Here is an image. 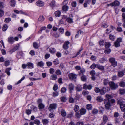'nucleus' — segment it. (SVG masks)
<instances>
[{"label": "nucleus", "mask_w": 125, "mask_h": 125, "mask_svg": "<svg viewBox=\"0 0 125 125\" xmlns=\"http://www.w3.org/2000/svg\"><path fill=\"white\" fill-rule=\"evenodd\" d=\"M109 85L110 88L112 90H115L118 87V85L112 82H109Z\"/></svg>", "instance_id": "f257e3e1"}, {"label": "nucleus", "mask_w": 125, "mask_h": 125, "mask_svg": "<svg viewBox=\"0 0 125 125\" xmlns=\"http://www.w3.org/2000/svg\"><path fill=\"white\" fill-rule=\"evenodd\" d=\"M8 28V26L7 25L5 24L4 25L3 28L2 30L3 31H5Z\"/></svg>", "instance_id": "a18cd8bd"}, {"label": "nucleus", "mask_w": 125, "mask_h": 125, "mask_svg": "<svg viewBox=\"0 0 125 125\" xmlns=\"http://www.w3.org/2000/svg\"><path fill=\"white\" fill-rule=\"evenodd\" d=\"M106 97L108 99H106L107 100H108L109 101V100L110 99H111L112 97V96L109 95L107 94L105 95Z\"/></svg>", "instance_id": "052dcab7"}, {"label": "nucleus", "mask_w": 125, "mask_h": 125, "mask_svg": "<svg viewBox=\"0 0 125 125\" xmlns=\"http://www.w3.org/2000/svg\"><path fill=\"white\" fill-rule=\"evenodd\" d=\"M117 100V103L119 104L120 106V105L121 104H123V101L122 99L118 98Z\"/></svg>", "instance_id": "c756f323"}, {"label": "nucleus", "mask_w": 125, "mask_h": 125, "mask_svg": "<svg viewBox=\"0 0 125 125\" xmlns=\"http://www.w3.org/2000/svg\"><path fill=\"white\" fill-rule=\"evenodd\" d=\"M98 112V111L97 109H94L92 111V113L93 114H95Z\"/></svg>", "instance_id": "37998d69"}, {"label": "nucleus", "mask_w": 125, "mask_h": 125, "mask_svg": "<svg viewBox=\"0 0 125 125\" xmlns=\"http://www.w3.org/2000/svg\"><path fill=\"white\" fill-rule=\"evenodd\" d=\"M76 2L75 1L71 3L72 6L73 7H76Z\"/></svg>", "instance_id": "13d9d810"}, {"label": "nucleus", "mask_w": 125, "mask_h": 125, "mask_svg": "<svg viewBox=\"0 0 125 125\" xmlns=\"http://www.w3.org/2000/svg\"><path fill=\"white\" fill-rule=\"evenodd\" d=\"M58 95V93L57 92H54L53 93V96L54 97L57 96Z\"/></svg>", "instance_id": "0e129e2a"}, {"label": "nucleus", "mask_w": 125, "mask_h": 125, "mask_svg": "<svg viewBox=\"0 0 125 125\" xmlns=\"http://www.w3.org/2000/svg\"><path fill=\"white\" fill-rule=\"evenodd\" d=\"M119 85L123 87L125 86V83L123 81L119 83Z\"/></svg>", "instance_id": "79ce46f5"}, {"label": "nucleus", "mask_w": 125, "mask_h": 125, "mask_svg": "<svg viewBox=\"0 0 125 125\" xmlns=\"http://www.w3.org/2000/svg\"><path fill=\"white\" fill-rule=\"evenodd\" d=\"M59 31L62 34L64 32V29L63 28H60L59 29Z\"/></svg>", "instance_id": "3c124183"}, {"label": "nucleus", "mask_w": 125, "mask_h": 125, "mask_svg": "<svg viewBox=\"0 0 125 125\" xmlns=\"http://www.w3.org/2000/svg\"><path fill=\"white\" fill-rule=\"evenodd\" d=\"M119 91V93L122 94L125 93V91L123 89H120Z\"/></svg>", "instance_id": "c03bdc74"}, {"label": "nucleus", "mask_w": 125, "mask_h": 125, "mask_svg": "<svg viewBox=\"0 0 125 125\" xmlns=\"http://www.w3.org/2000/svg\"><path fill=\"white\" fill-rule=\"evenodd\" d=\"M69 89L70 91V93H71L72 92L71 91L73 90L74 88V85L72 83L70 84L69 85Z\"/></svg>", "instance_id": "2eb2a0df"}, {"label": "nucleus", "mask_w": 125, "mask_h": 125, "mask_svg": "<svg viewBox=\"0 0 125 125\" xmlns=\"http://www.w3.org/2000/svg\"><path fill=\"white\" fill-rule=\"evenodd\" d=\"M96 59V56L94 55H92L91 57V59L93 60H94Z\"/></svg>", "instance_id": "774afa93"}, {"label": "nucleus", "mask_w": 125, "mask_h": 125, "mask_svg": "<svg viewBox=\"0 0 125 125\" xmlns=\"http://www.w3.org/2000/svg\"><path fill=\"white\" fill-rule=\"evenodd\" d=\"M86 112V110L83 108H81L80 110V113L81 115H83L85 114Z\"/></svg>", "instance_id": "dca6fc26"}, {"label": "nucleus", "mask_w": 125, "mask_h": 125, "mask_svg": "<svg viewBox=\"0 0 125 125\" xmlns=\"http://www.w3.org/2000/svg\"><path fill=\"white\" fill-rule=\"evenodd\" d=\"M39 109H42L44 107V105L42 103H40L38 105Z\"/></svg>", "instance_id": "cd10ccee"}, {"label": "nucleus", "mask_w": 125, "mask_h": 125, "mask_svg": "<svg viewBox=\"0 0 125 125\" xmlns=\"http://www.w3.org/2000/svg\"><path fill=\"white\" fill-rule=\"evenodd\" d=\"M31 111L30 110L26 109V113L28 115H29L31 113Z\"/></svg>", "instance_id": "e2e57ef3"}, {"label": "nucleus", "mask_w": 125, "mask_h": 125, "mask_svg": "<svg viewBox=\"0 0 125 125\" xmlns=\"http://www.w3.org/2000/svg\"><path fill=\"white\" fill-rule=\"evenodd\" d=\"M76 90L77 91H80L82 90V88L79 86H77L75 88Z\"/></svg>", "instance_id": "ea45409f"}, {"label": "nucleus", "mask_w": 125, "mask_h": 125, "mask_svg": "<svg viewBox=\"0 0 125 125\" xmlns=\"http://www.w3.org/2000/svg\"><path fill=\"white\" fill-rule=\"evenodd\" d=\"M3 77V75H0V84L4 85L5 83L3 79L2 78Z\"/></svg>", "instance_id": "ddd939ff"}, {"label": "nucleus", "mask_w": 125, "mask_h": 125, "mask_svg": "<svg viewBox=\"0 0 125 125\" xmlns=\"http://www.w3.org/2000/svg\"><path fill=\"white\" fill-rule=\"evenodd\" d=\"M61 115L63 116L64 117L66 115V114L65 111L63 110H62Z\"/></svg>", "instance_id": "c9c22d12"}, {"label": "nucleus", "mask_w": 125, "mask_h": 125, "mask_svg": "<svg viewBox=\"0 0 125 125\" xmlns=\"http://www.w3.org/2000/svg\"><path fill=\"white\" fill-rule=\"evenodd\" d=\"M120 4L119 2L117 0H115L112 3L111 5L115 6H118Z\"/></svg>", "instance_id": "9d476101"}, {"label": "nucleus", "mask_w": 125, "mask_h": 125, "mask_svg": "<svg viewBox=\"0 0 125 125\" xmlns=\"http://www.w3.org/2000/svg\"><path fill=\"white\" fill-rule=\"evenodd\" d=\"M82 94L84 95H88L89 92L87 91H83L82 93Z\"/></svg>", "instance_id": "5fc2aeb1"}, {"label": "nucleus", "mask_w": 125, "mask_h": 125, "mask_svg": "<svg viewBox=\"0 0 125 125\" xmlns=\"http://www.w3.org/2000/svg\"><path fill=\"white\" fill-rule=\"evenodd\" d=\"M57 78V76L53 74L50 77V79L53 80H55Z\"/></svg>", "instance_id": "393cba45"}, {"label": "nucleus", "mask_w": 125, "mask_h": 125, "mask_svg": "<svg viewBox=\"0 0 125 125\" xmlns=\"http://www.w3.org/2000/svg\"><path fill=\"white\" fill-rule=\"evenodd\" d=\"M69 101L70 103H73L74 102V99L72 97H70L69 99Z\"/></svg>", "instance_id": "680f3d73"}, {"label": "nucleus", "mask_w": 125, "mask_h": 125, "mask_svg": "<svg viewBox=\"0 0 125 125\" xmlns=\"http://www.w3.org/2000/svg\"><path fill=\"white\" fill-rule=\"evenodd\" d=\"M33 47L37 49L38 48V45L37 43L36 42H34L33 43Z\"/></svg>", "instance_id": "de8ad7c7"}, {"label": "nucleus", "mask_w": 125, "mask_h": 125, "mask_svg": "<svg viewBox=\"0 0 125 125\" xmlns=\"http://www.w3.org/2000/svg\"><path fill=\"white\" fill-rule=\"evenodd\" d=\"M4 12L1 9H0V17H1L3 16L4 15Z\"/></svg>", "instance_id": "bf43d9fd"}, {"label": "nucleus", "mask_w": 125, "mask_h": 125, "mask_svg": "<svg viewBox=\"0 0 125 125\" xmlns=\"http://www.w3.org/2000/svg\"><path fill=\"white\" fill-rule=\"evenodd\" d=\"M36 5L38 6L41 7L43 6L44 4L43 2L41 1H38L36 3Z\"/></svg>", "instance_id": "6e6552de"}, {"label": "nucleus", "mask_w": 125, "mask_h": 125, "mask_svg": "<svg viewBox=\"0 0 125 125\" xmlns=\"http://www.w3.org/2000/svg\"><path fill=\"white\" fill-rule=\"evenodd\" d=\"M109 61L111 64V65L115 67L117 65V62L116 61L115 58H110L109 59Z\"/></svg>", "instance_id": "f03ea898"}, {"label": "nucleus", "mask_w": 125, "mask_h": 125, "mask_svg": "<svg viewBox=\"0 0 125 125\" xmlns=\"http://www.w3.org/2000/svg\"><path fill=\"white\" fill-rule=\"evenodd\" d=\"M108 120V118L107 117L105 116H104L103 118L102 124L104 125L106 123Z\"/></svg>", "instance_id": "1a4fd4ad"}, {"label": "nucleus", "mask_w": 125, "mask_h": 125, "mask_svg": "<svg viewBox=\"0 0 125 125\" xmlns=\"http://www.w3.org/2000/svg\"><path fill=\"white\" fill-rule=\"evenodd\" d=\"M122 38H119L117 39V40L114 42L115 46L117 47L120 45V42H122Z\"/></svg>", "instance_id": "7ed1b4c3"}, {"label": "nucleus", "mask_w": 125, "mask_h": 125, "mask_svg": "<svg viewBox=\"0 0 125 125\" xmlns=\"http://www.w3.org/2000/svg\"><path fill=\"white\" fill-rule=\"evenodd\" d=\"M105 104V108L107 109H109L110 107V102L108 100L105 99L104 102Z\"/></svg>", "instance_id": "20e7f679"}, {"label": "nucleus", "mask_w": 125, "mask_h": 125, "mask_svg": "<svg viewBox=\"0 0 125 125\" xmlns=\"http://www.w3.org/2000/svg\"><path fill=\"white\" fill-rule=\"evenodd\" d=\"M11 20V19L10 18H6L5 19L4 22L6 23H9Z\"/></svg>", "instance_id": "7c9ffc66"}, {"label": "nucleus", "mask_w": 125, "mask_h": 125, "mask_svg": "<svg viewBox=\"0 0 125 125\" xmlns=\"http://www.w3.org/2000/svg\"><path fill=\"white\" fill-rule=\"evenodd\" d=\"M109 82L108 80L107 79H104L103 81L104 84V85H107Z\"/></svg>", "instance_id": "f704fd0d"}, {"label": "nucleus", "mask_w": 125, "mask_h": 125, "mask_svg": "<svg viewBox=\"0 0 125 125\" xmlns=\"http://www.w3.org/2000/svg\"><path fill=\"white\" fill-rule=\"evenodd\" d=\"M124 75V73L123 71H120L118 72V76L121 77L123 76Z\"/></svg>", "instance_id": "a878e982"}, {"label": "nucleus", "mask_w": 125, "mask_h": 125, "mask_svg": "<svg viewBox=\"0 0 125 125\" xmlns=\"http://www.w3.org/2000/svg\"><path fill=\"white\" fill-rule=\"evenodd\" d=\"M117 30L119 32H121L123 31L122 28L119 26H118L117 28Z\"/></svg>", "instance_id": "603ef678"}, {"label": "nucleus", "mask_w": 125, "mask_h": 125, "mask_svg": "<svg viewBox=\"0 0 125 125\" xmlns=\"http://www.w3.org/2000/svg\"><path fill=\"white\" fill-rule=\"evenodd\" d=\"M8 41L9 43L10 44H12L14 42V38L12 37L8 38Z\"/></svg>", "instance_id": "9b49d317"}, {"label": "nucleus", "mask_w": 125, "mask_h": 125, "mask_svg": "<svg viewBox=\"0 0 125 125\" xmlns=\"http://www.w3.org/2000/svg\"><path fill=\"white\" fill-rule=\"evenodd\" d=\"M69 43H70L68 41H66L63 45V48L65 50L68 49L69 48L68 45Z\"/></svg>", "instance_id": "0eeeda50"}, {"label": "nucleus", "mask_w": 125, "mask_h": 125, "mask_svg": "<svg viewBox=\"0 0 125 125\" xmlns=\"http://www.w3.org/2000/svg\"><path fill=\"white\" fill-rule=\"evenodd\" d=\"M48 120L46 119H44L42 120V122L43 124L45 125L46 124L48 123Z\"/></svg>", "instance_id": "a19ab883"}, {"label": "nucleus", "mask_w": 125, "mask_h": 125, "mask_svg": "<svg viewBox=\"0 0 125 125\" xmlns=\"http://www.w3.org/2000/svg\"><path fill=\"white\" fill-rule=\"evenodd\" d=\"M96 65L95 64H93L90 67L91 69H94L96 67Z\"/></svg>", "instance_id": "69168bd1"}, {"label": "nucleus", "mask_w": 125, "mask_h": 125, "mask_svg": "<svg viewBox=\"0 0 125 125\" xmlns=\"http://www.w3.org/2000/svg\"><path fill=\"white\" fill-rule=\"evenodd\" d=\"M96 100L99 102H101L103 101V99L102 97L99 96L97 97Z\"/></svg>", "instance_id": "2f4dec72"}, {"label": "nucleus", "mask_w": 125, "mask_h": 125, "mask_svg": "<svg viewBox=\"0 0 125 125\" xmlns=\"http://www.w3.org/2000/svg\"><path fill=\"white\" fill-rule=\"evenodd\" d=\"M11 69V68H7L5 72L8 75H10V73L9 71Z\"/></svg>", "instance_id": "4be33fe9"}, {"label": "nucleus", "mask_w": 125, "mask_h": 125, "mask_svg": "<svg viewBox=\"0 0 125 125\" xmlns=\"http://www.w3.org/2000/svg\"><path fill=\"white\" fill-rule=\"evenodd\" d=\"M10 1L11 6L13 7H14L15 5V1L14 0H11Z\"/></svg>", "instance_id": "58836bf2"}, {"label": "nucleus", "mask_w": 125, "mask_h": 125, "mask_svg": "<svg viewBox=\"0 0 125 125\" xmlns=\"http://www.w3.org/2000/svg\"><path fill=\"white\" fill-rule=\"evenodd\" d=\"M66 91V89L65 87L62 88L61 90V91L62 93H64Z\"/></svg>", "instance_id": "49530a36"}, {"label": "nucleus", "mask_w": 125, "mask_h": 125, "mask_svg": "<svg viewBox=\"0 0 125 125\" xmlns=\"http://www.w3.org/2000/svg\"><path fill=\"white\" fill-rule=\"evenodd\" d=\"M56 73L57 75H60L61 74V72L60 70H57L56 71Z\"/></svg>", "instance_id": "4d7b16f0"}, {"label": "nucleus", "mask_w": 125, "mask_h": 125, "mask_svg": "<svg viewBox=\"0 0 125 125\" xmlns=\"http://www.w3.org/2000/svg\"><path fill=\"white\" fill-rule=\"evenodd\" d=\"M50 73L51 74H53L54 72V70L53 68H51L49 70Z\"/></svg>", "instance_id": "338daca9"}, {"label": "nucleus", "mask_w": 125, "mask_h": 125, "mask_svg": "<svg viewBox=\"0 0 125 125\" xmlns=\"http://www.w3.org/2000/svg\"><path fill=\"white\" fill-rule=\"evenodd\" d=\"M25 78V76H23V77H22V78H21V79L19 80L17 82L16 84H18L20 83L21 82V81Z\"/></svg>", "instance_id": "864d4df0"}, {"label": "nucleus", "mask_w": 125, "mask_h": 125, "mask_svg": "<svg viewBox=\"0 0 125 125\" xmlns=\"http://www.w3.org/2000/svg\"><path fill=\"white\" fill-rule=\"evenodd\" d=\"M86 107L87 109L89 110L91 109L92 107L91 105L90 104H88L86 105Z\"/></svg>", "instance_id": "8fccbe9b"}, {"label": "nucleus", "mask_w": 125, "mask_h": 125, "mask_svg": "<svg viewBox=\"0 0 125 125\" xmlns=\"http://www.w3.org/2000/svg\"><path fill=\"white\" fill-rule=\"evenodd\" d=\"M90 74L92 75H95V72L94 70L91 71L90 73Z\"/></svg>", "instance_id": "6e6d98bb"}, {"label": "nucleus", "mask_w": 125, "mask_h": 125, "mask_svg": "<svg viewBox=\"0 0 125 125\" xmlns=\"http://www.w3.org/2000/svg\"><path fill=\"white\" fill-rule=\"evenodd\" d=\"M50 108L49 110L50 111L51 110V109H54L57 107V104H51L49 106Z\"/></svg>", "instance_id": "423d86ee"}, {"label": "nucleus", "mask_w": 125, "mask_h": 125, "mask_svg": "<svg viewBox=\"0 0 125 125\" xmlns=\"http://www.w3.org/2000/svg\"><path fill=\"white\" fill-rule=\"evenodd\" d=\"M74 109L76 112H78L79 111V106L77 105H75L74 107Z\"/></svg>", "instance_id": "72a5a7b5"}, {"label": "nucleus", "mask_w": 125, "mask_h": 125, "mask_svg": "<svg viewBox=\"0 0 125 125\" xmlns=\"http://www.w3.org/2000/svg\"><path fill=\"white\" fill-rule=\"evenodd\" d=\"M96 67L101 70H103L104 69V66L98 65H96Z\"/></svg>", "instance_id": "412c9836"}, {"label": "nucleus", "mask_w": 125, "mask_h": 125, "mask_svg": "<svg viewBox=\"0 0 125 125\" xmlns=\"http://www.w3.org/2000/svg\"><path fill=\"white\" fill-rule=\"evenodd\" d=\"M81 79L82 81H85L86 80V76L84 75H83L81 77Z\"/></svg>", "instance_id": "e433bc0d"}, {"label": "nucleus", "mask_w": 125, "mask_h": 125, "mask_svg": "<svg viewBox=\"0 0 125 125\" xmlns=\"http://www.w3.org/2000/svg\"><path fill=\"white\" fill-rule=\"evenodd\" d=\"M68 77L69 79L71 80H75L77 78L76 75L73 73L69 74Z\"/></svg>", "instance_id": "39448f33"}, {"label": "nucleus", "mask_w": 125, "mask_h": 125, "mask_svg": "<svg viewBox=\"0 0 125 125\" xmlns=\"http://www.w3.org/2000/svg\"><path fill=\"white\" fill-rule=\"evenodd\" d=\"M61 13L59 11H57L55 12V13L56 16L57 17H59Z\"/></svg>", "instance_id": "4c0bfd02"}, {"label": "nucleus", "mask_w": 125, "mask_h": 125, "mask_svg": "<svg viewBox=\"0 0 125 125\" xmlns=\"http://www.w3.org/2000/svg\"><path fill=\"white\" fill-rule=\"evenodd\" d=\"M104 45L106 48H108L110 47L111 46L110 43L108 42H105Z\"/></svg>", "instance_id": "a211bd4d"}, {"label": "nucleus", "mask_w": 125, "mask_h": 125, "mask_svg": "<svg viewBox=\"0 0 125 125\" xmlns=\"http://www.w3.org/2000/svg\"><path fill=\"white\" fill-rule=\"evenodd\" d=\"M68 9V6L65 5L63 6L62 8V10L64 11H67Z\"/></svg>", "instance_id": "bb28decb"}, {"label": "nucleus", "mask_w": 125, "mask_h": 125, "mask_svg": "<svg viewBox=\"0 0 125 125\" xmlns=\"http://www.w3.org/2000/svg\"><path fill=\"white\" fill-rule=\"evenodd\" d=\"M44 63L42 61L39 62L37 64V66H38L42 67L44 66Z\"/></svg>", "instance_id": "f3484780"}, {"label": "nucleus", "mask_w": 125, "mask_h": 125, "mask_svg": "<svg viewBox=\"0 0 125 125\" xmlns=\"http://www.w3.org/2000/svg\"><path fill=\"white\" fill-rule=\"evenodd\" d=\"M44 19V17L42 15L40 16L38 19V21L41 22H43Z\"/></svg>", "instance_id": "b1692460"}, {"label": "nucleus", "mask_w": 125, "mask_h": 125, "mask_svg": "<svg viewBox=\"0 0 125 125\" xmlns=\"http://www.w3.org/2000/svg\"><path fill=\"white\" fill-rule=\"evenodd\" d=\"M120 107L122 111L124 112L125 111V104H121Z\"/></svg>", "instance_id": "6ab92c4d"}, {"label": "nucleus", "mask_w": 125, "mask_h": 125, "mask_svg": "<svg viewBox=\"0 0 125 125\" xmlns=\"http://www.w3.org/2000/svg\"><path fill=\"white\" fill-rule=\"evenodd\" d=\"M111 50L109 48H106L104 51V53L106 54H109L111 52Z\"/></svg>", "instance_id": "aec40b11"}, {"label": "nucleus", "mask_w": 125, "mask_h": 125, "mask_svg": "<svg viewBox=\"0 0 125 125\" xmlns=\"http://www.w3.org/2000/svg\"><path fill=\"white\" fill-rule=\"evenodd\" d=\"M110 39L111 40L114 41L115 39V37L113 35L110 34L109 35Z\"/></svg>", "instance_id": "473e14b6"}, {"label": "nucleus", "mask_w": 125, "mask_h": 125, "mask_svg": "<svg viewBox=\"0 0 125 125\" xmlns=\"http://www.w3.org/2000/svg\"><path fill=\"white\" fill-rule=\"evenodd\" d=\"M67 21L69 23H71L73 22V19L70 17L66 19Z\"/></svg>", "instance_id": "c85d7f7f"}, {"label": "nucleus", "mask_w": 125, "mask_h": 125, "mask_svg": "<svg viewBox=\"0 0 125 125\" xmlns=\"http://www.w3.org/2000/svg\"><path fill=\"white\" fill-rule=\"evenodd\" d=\"M34 123L38 125L40 124V121L37 119L35 120L34 121Z\"/></svg>", "instance_id": "09e8293b"}, {"label": "nucleus", "mask_w": 125, "mask_h": 125, "mask_svg": "<svg viewBox=\"0 0 125 125\" xmlns=\"http://www.w3.org/2000/svg\"><path fill=\"white\" fill-rule=\"evenodd\" d=\"M27 66L30 69H32L33 68V64L29 62L28 63Z\"/></svg>", "instance_id": "5701e85b"}, {"label": "nucleus", "mask_w": 125, "mask_h": 125, "mask_svg": "<svg viewBox=\"0 0 125 125\" xmlns=\"http://www.w3.org/2000/svg\"><path fill=\"white\" fill-rule=\"evenodd\" d=\"M106 92V89L104 87H103L102 89L100 90V94L102 95L104 94Z\"/></svg>", "instance_id": "f8f14e48"}, {"label": "nucleus", "mask_w": 125, "mask_h": 125, "mask_svg": "<svg viewBox=\"0 0 125 125\" xmlns=\"http://www.w3.org/2000/svg\"><path fill=\"white\" fill-rule=\"evenodd\" d=\"M49 51L51 53L53 54L56 52V50L54 48H50L49 49Z\"/></svg>", "instance_id": "4468645a"}]
</instances>
